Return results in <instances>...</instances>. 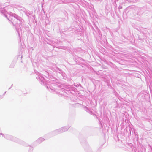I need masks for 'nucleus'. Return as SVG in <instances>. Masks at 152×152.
Returning a JSON list of instances; mask_svg holds the SVG:
<instances>
[{"instance_id": "nucleus-5", "label": "nucleus", "mask_w": 152, "mask_h": 152, "mask_svg": "<svg viewBox=\"0 0 152 152\" xmlns=\"http://www.w3.org/2000/svg\"><path fill=\"white\" fill-rule=\"evenodd\" d=\"M59 130L58 129L56 130H55L52 132V133L53 135H57L58 134H60L59 132Z\"/></svg>"}, {"instance_id": "nucleus-13", "label": "nucleus", "mask_w": 152, "mask_h": 152, "mask_svg": "<svg viewBox=\"0 0 152 152\" xmlns=\"http://www.w3.org/2000/svg\"><path fill=\"white\" fill-rule=\"evenodd\" d=\"M46 73H47V74H48V73L47 72H46Z\"/></svg>"}, {"instance_id": "nucleus-3", "label": "nucleus", "mask_w": 152, "mask_h": 152, "mask_svg": "<svg viewBox=\"0 0 152 152\" xmlns=\"http://www.w3.org/2000/svg\"><path fill=\"white\" fill-rule=\"evenodd\" d=\"M0 135H1L5 138L14 142H16L18 143H20V144H23V142L21 141L20 140L12 136L11 135L7 134H4L2 133H0Z\"/></svg>"}, {"instance_id": "nucleus-14", "label": "nucleus", "mask_w": 152, "mask_h": 152, "mask_svg": "<svg viewBox=\"0 0 152 152\" xmlns=\"http://www.w3.org/2000/svg\"><path fill=\"white\" fill-rule=\"evenodd\" d=\"M151 149H152V148H151Z\"/></svg>"}, {"instance_id": "nucleus-10", "label": "nucleus", "mask_w": 152, "mask_h": 152, "mask_svg": "<svg viewBox=\"0 0 152 152\" xmlns=\"http://www.w3.org/2000/svg\"><path fill=\"white\" fill-rule=\"evenodd\" d=\"M3 96H0V99H2L3 98Z\"/></svg>"}, {"instance_id": "nucleus-4", "label": "nucleus", "mask_w": 152, "mask_h": 152, "mask_svg": "<svg viewBox=\"0 0 152 152\" xmlns=\"http://www.w3.org/2000/svg\"><path fill=\"white\" fill-rule=\"evenodd\" d=\"M45 140V139L44 138L42 137H40L36 140L35 142L37 143L38 144H40Z\"/></svg>"}, {"instance_id": "nucleus-6", "label": "nucleus", "mask_w": 152, "mask_h": 152, "mask_svg": "<svg viewBox=\"0 0 152 152\" xmlns=\"http://www.w3.org/2000/svg\"><path fill=\"white\" fill-rule=\"evenodd\" d=\"M69 128V126H66L62 128V129H63V131H64L63 132L67 130Z\"/></svg>"}, {"instance_id": "nucleus-9", "label": "nucleus", "mask_w": 152, "mask_h": 152, "mask_svg": "<svg viewBox=\"0 0 152 152\" xmlns=\"http://www.w3.org/2000/svg\"><path fill=\"white\" fill-rule=\"evenodd\" d=\"M58 70L59 71V72L61 73V75H63V74H64V73H63V72L62 71L61 69H59V68H58Z\"/></svg>"}, {"instance_id": "nucleus-12", "label": "nucleus", "mask_w": 152, "mask_h": 152, "mask_svg": "<svg viewBox=\"0 0 152 152\" xmlns=\"http://www.w3.org/2000/svg\"><path fill=\"white\" fill-rule=\"evenodd\" d=\"M11 88H9V89H10Z\"/></svg>"}, {"instance_id": "nucleus-8", "label": "nucleus", "mask_w": 152, "mask_h": 152, "mask_svg": "<svg viewBox=\"0 0 152 152\" xmlns=\"http://www.w3.org/2000/svg\"><path fill=\"white\" fill-rule=\"evenodd\" d=\"M58 130H59L58 131L60 133L63 132L64 131H63V129H62V128L61 129H58Z\"/></svg>"}, {"instance_id": "nucleus-7", "label": "nucleus", "mask_w": 152, "mask_h": 152, "mask_svg": "<svg viewBox=\"0 0 152 152\" xmlns=\"http://www.w3.org/2000/svg\"><path fill=\"white\" fill-rule=\"evenodd\" d=\"M85 110L86 111H87L88 113H89L90 114H92V111H91V110H89L87 107H86L85 108Z\"/></svg>"}, {"instance_id": "nucleus-1", "label": "nucleus", "mask_w": 152, "mask_h": 152, "mask_svg": "<svg viewBox=\"0 0 152 152\" xmlns=\"http://www.w3.org/2000/svg\"><path fill=\"white\" fill-rule=\"evenodd\" d=\"M0 10L2 14L9 20L10 21L12 24L15 26L16 29L18 32L21 30L23 22L21 17L15 14L12 13L11 12H7L3 10Z\"/></svg>"}, {"instance_id": "nucleus-11", "label": "nucleus", "mask_w": 152, "mask_h": 152, "mask_svg": "<svg viewBox=\"0 0 152 152\" xmlns=\"http://www.w3.org/2000/svg\"><path fill=\"white\" fill-rule=\"evenodd\" d=\"M6 93V92H5L4 93L3 95V96L4 95V94H5Z\"/></svg>"}, {"instance_id": "nucleus-2", "label": "nucleus", "mask_w": 152, "mask_h": 152, "mask_svg": "<svg viewBox=\"0 0 152 152\" xmlns=\"http://www.w3.org/2000/svg\"><path fill=\"white\" fill-rule=\"evenodd\" d=\"M38 76L36 78L38 80L41 81V83H43L44 85H45L47 88L48 90L49 88L51 90L55 91L57 89L58 87L57 84H55V82L53 81H46L45 78L42 76V75L38 73L37 74Z\"/></svg>"}]
</instances>
